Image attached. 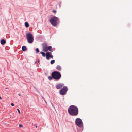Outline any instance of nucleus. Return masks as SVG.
<instances>
[{
    "instance_id": "8",
    "label": "nucleus",
    "mask_w": 132,
    "mask_h": 132,
    "mask_svg": "<svg viewBox=\"0 0 132 132\" xmlns=\"http://www.w3.org/2000/svg\"><path fill=\"white\" fill-rule=\"evenodd\" d=\"M48 51L49 50L51 51V52H52L53 51V50L52 49V47L51 46H47Z\"/></svg>"
},
{
    "instance_id": "20",
    "label": "nucleus",
    "mask_w": 132,
    "mask_h": 132,
    "mask_svg": "<svg viewBox=\"0 0 132 132\" xmlns=\"http://www.w3.org/2000/svg\"><path fill=\"white\" fill-rule=\"evenodd\" d=\"M36 53H37L39 52V50L38 48H37L36 49Z\"/></svg>"
},
{
    "instance_id": "13",
    "label": "nucleus",
    "mask_w": 132,
    "mask_h": 132,
    "mask_svg": "<svg viewBox=\"0 0 132 132\" xmlns=\"http://www.w3.org/2000/svg\"><path fill=\"white\" fill-rule=\"evenodd\" d=\"M43 51L45 52H47L48 51L47 46L43 48Z\"/></svg>"
},
{
    "instance_id": "31",
    "label": "nucleus",
    "mask_w": 132,
    "mask_h": 132,
    "mask_svg": "<svg viewBox=\"0 0 132 132\" xmlns=\"http://www.w3.org/2000/svg\"><path fill=\"white\" fill-rule=\"evenodd\" d=\"M38 63H39V62L40 61L39 60H38Z\"/></svg>"
},
{
    "instance_id": "15",
    "label": "nucleus",
    "mask_w": 132,
    "mask_h": 132,
    "mask_svg": "<svg viewBox=\"0 0 132 132\" xmlns=\"http://www.w3.org/2000/svg\"><path fill=\"white\" fill-rule=\"evenodd\" d=\"M25 25L26 28H28L29 26V24L27 22H26L25 23Z\"/></svg>"
},
{
    "instance_id": "18",
    "label": "nucleus",
    "mask_w": 132,
    "mask_h": 132,
    "mask_svg": "<svg viewBox=\"0 0 132 132\" xmlns=\"http://www.w3.org/2000/svg\"><path fill=\"white\" fill-rule=\"evenodd\" d=\"M52 53L50 52H47L46 53V55H50Z\"/></svg>"
},
{
    "instance_id": "25",
    "label": "nucleus",
    "mask_w": 132,
    "mask_h": 132,
    "mask_svg": "<svg viewBox=\"0 0 132 132\" xmlns=\"http://www.w3.org/2000/svg\"><path fill=\"white\" fill-rule=\"evenodd\" d=\"M50 58H51L52 59H53V56L52 55V54H51L50 55Z\"/></svg>"
},
{
    "instance_id": "5",
    "label": "nucleus",
    "mask_w": 132,
    "mask_h": 132,
    "mask_svg": "<svg viewBox=\"0 0 132 132\" xmlns=\"http://www.w3.org/2000/svg\"><path fill=\"white\" fill-rule=\"evenodd\" d=\"M26 38L28 42L29 43H32L33 42L34 37L32 34L30 33H27L26 35Z\"/></svg>"
},
{
    "instance_id": "27",
    "label": "nucleus",
    "mask_w": 132,
    "mask_h": 132,
    "mask_svg": "<svg viewBox=\"0 0 132 132\" xmlns=\"http://www.w3.org/2000/svg\"><path fill=\"white\" fill-rule=\"evenodd\" d=\"M11 105L12 106H13L14 105V103H12L11 104Z\"/></svg>"
},
{
    "instance_id": "1",
    "label": "nucleus",
    "mask_w": 132,
    "mask_h": 132,
    "mask_svg": "<svg viewBox=\"0 0 132 132\" xmlns=\"http://www.w3.org/2000/svg\"><path fill=\"white\" fill-rule=\"evenodd\" d=\"M68 112L69 114L72 116H76L78 114V108L73 105H71L69 107Z\"/></svg>"
},
{
    "instance_id": "9",
    "label": "nucleus",
    "mask_w": 132,
    "mask_h": 132,
    "mask_svg": "<svg viewBox=\"0 0 132 132\" xmlns=\"http://www.w3.org/2000/svg\"><path fill=\"white\" fill-rule=\"evenodd\" d=\"M1 43L2 45H4L6 43V41L4 39H2L1 40Z\"/></svg>"
},
{
    "instance_id": "32",
    "label": "nucleus",
    "mask_w": 132,
    "mask_h": 132,
    "mask_svg": "<svg viewBox=\"0 0 132 132\" xmlns=\"http://www.w3.org/2000/svg\"><path fill=\"white\" fill-rule=\"evenodd\" d=\"M2 99V98L1 97V96H0V99Z\"/></svg>"
},
{
    "instance_id": "24",
    "label": "nucleus",
    "mask_w": 132,
    "mask_h": 132,
    "mask_svg": "<svg viewBox=\"0 0 132 132\" xmlns=\"http://www.w3.org/2000/svg\"><path fill=\"white\" fill-rule=\"evenodd\" d=\"M52 12H53L55 13H56V11L55 10H52Z\"/></svg>"
},
{
    "instance_id": "7",
    "label": "nucleus",
    "mask_w": 132,
    "mask_h": 132,
    "mask_svg": "<svg viewBox=\"0 0 132 132\" xmlns=\"http://www.w3.org/2000/svg\"><path fill=\"white\" fill-rule=\"evenodd\" d=\"M64 84H58L56 85V88L57 89H59L61 88L63 86Z\"/></svg>"
},
{
    "instance_id": "17",
    "label": "nucleus",
    "mask_w": 132,
    "mask_h": 132,
    "mask_svg": "<svg viewBox=\"0 0 132 132\" xmlns=\"http://www.w3.org/2000/svg\"><path fill=\"white\" fill-rule=\"evenodd\" d=\"M55 62V60H52L50 62V63L52 65L53 64H54V63Z\"/></svg>"
},
{
    "instance_id": "22",
    "label": "nucleus",
    "mask_w": 132,
    "mask_h": 132,
    "mask_svg": "<svg viewBox=\"0 0 132 132\" xmlns=\"http://www.w3.org/2000/svg\"><path fill=\"white\" fill-rule=\"evenodd\" d=\"M19 126L20 128H22L23 127V125L21 124H19Z\"/></svg>"
},
{
    "instance_id": "6",
    "label": "nucleus",
    "mask_w": 132,
    "mask_h": 132,
    "mask_svg": "<svg viewBox=\"0 0 132 132\" xmlns=\"http://www.w3.org/2000/svg\"><path fill=\"white\" fill-rule=\"evenodd\" d=\"M68 90L67 87L66 86H64L60 90L59 93L61 95H64L66 94Z\"/></svg>"
},
{
    "instance_id": "12",
    "label": "nucleus",
    "mask_w": 132,
    "mask_h": 132,
    "mask_svg": "<svg viewBox=\"0 0 132 132\" xmlns=\"http://www.w3.org/2000/svg\"><path fill=\"white\" fill-rule=\"evenodd\" d=\"M22 50L23 51H25L27 50L26 47L25 46H23L22 47Z\"/></svg>"
},
{
    "instance_id": "28",
    "label": "nucleus",
    "mask_w": 132,
    "mask_h": 132,
    "mask_svg": "<svg viewBox=\"0 0 132 132\" xmlns=\"http://www.w3.org/2000/svg\"><path fill=\"white\" fill-rule=\"evenodd\" d=\"M51 104H52V106L53 107H54V104H53L52 103V102H51Z\"/></svg>"
},
{
    "instance_id": "19",
    "label": "nucleus",
    "mask_w": 132,
    "mask_h": 132,
    "mask_svg": "<svg viewBox=\"0 0 132 132\" xmlns=\"http://www.w3.org/2000/svg\"><path fill=\"white\" fill-rule=\"evenodd\" d=\"M46 58L47 60H48L50 58V55H46Z\"/></svg>"
},
{
    "instance_id": "14",
    "label": "nucleus",
    "mask_w": 132,
    "mask_h": 132,
    "mask_svg": "<svg viewBox=\"0 0 132 132\" xmlns=\"http://www.w3.org/2000/svg\"><path fill=\"white\" fill-rule=\"evenodd\" d=\"M40 53L42 54L43 56L45 57V56H46V54H45V53L44 52L42 51L41 52H40Z\"/></svg>"
},
{
    "instance_id": "2",
    "label": "nucleus",
    "mask_w": 132,
    "mask_h": 132,
    "mask_svg": "<svg viewBox=\"0 0 132 132\" xmlns=\"http://www.w3.org/2000/svg\"><path fill=\"white\" fill-rule=\"evenodd\" d=\"M75 124L79 127V129H77L78 132H82L83 130V124L81 119L79 118L76 119L75 122Z\"/></svg>"
},
{
    "instance_id": "26",
    "label": "nucleus",
    "mask_w": 132,
    "mask_h": 132,
    "mask_svg": "<svg viewBox=\"0 0 132 132\" xmlns=\"http://www.w3.org/2000/svg\"><path fill=\"white\" fill-rule=\"evenodd\" d=\"M34 88L35 89H36V91H37V92H39V91H38V90L36 89V87H35L34 86Z\"/></svg>"
},
{
    "instance_id": "30",
    "label": "nucleus",
    "mask_w": 132,
    "mask_h": 132,
    "mask_svg": "<svg viewBox=\"0 0 132 132\" xmlns=\"http://www.w3.org/2000/svg\"><path fill=\"white\" fill-rule=\"evenodd\" d=\"M34 126H35V127H36V128H37V127H38V126H37V125H36V124H35L34 125Z\"/></svg>"
},
{
    "instance_id": "23",
    "label": "nucleus",
    "mask_w": 132,
    "mask_h": 132,
    "mask_svg": "<svg viewBox=\"0 0 132 132\" xmlns=\"http://www.w3.org/2000/svg\"><path fill=\"white\" fill-rule=\"evenodd\" d=\"M17 110L18 111V113H19V114H20L21 113H20V112L19 110L18 109H17Z\"/></svg>"
},
{
    "instance_id": "16",
    "label": "nucleus",
    "mask_w": 132,
    "mask_h": 132,
    "mask_svg": "<svg viewBox=\"0 0 132 132\" xmlns=\"http://www.w3.org/2000/svg\"><path fill=\"white\" fill-rule=\"evenodd\" d=\"M42 46L43 48L47 46V44L46 43H43L42 45Z\"/></svg>"
},
{
    "instance_id": "11",
    "label": "nucleus",
    "mask_w": 132,
    "mask_h": 132,
    "mask_svg": "<svg viewBox=\"0 0 132 132\" xmlns=\"http://www.w3.org/2000/svg\"><path fill=\"white\" fill-rule=\"evenodd\" d=\"M56 68L57 69L58 71H60L61 70V67L59 65H58L57 66Z\"/></svg>"
},
{
    "instance_id": "3",
    "label": "nucleus",
    "mask_w": 132,
    "mask_h": 132,
    "mask_svg": "<svg viewBox=\"0 0 132 132\" xmlns=\"http://www.w3.org/2000/svg\"><path fill=\"white\" fill-rule=\"evenodd\" d=\"M50 20L51 24L54 26L55 27L59 24V20L58 18L55 16L52 17Z\"/></svg>"
},
{
    "instance_id": "4",
    "label": "nucleus",
    "mask_w": 132,
    "mask_h": 132,
    "mask_svg": "<svg viewBox=\"0 0 132 132\" xmlns=\"http://www.w3.org/2000/svg\"><path fill=\"white\" fill-rule=\"evenodd\" d=\"M53 76V79L56 80H59L61 78V75L58 71H55L52 72Z\"/></svg>"
},
{
    "instance_id": "29",
    "label": "nucleus",
    "mask_w": 132,
    "mask_h": 132,
    "mask_svg": "<svg viewBox=\"0 0 132 132\" xmlns=\"http://www.w3.org/2000/svg\"><path fill=\"white\" fill-rule=\"evenodd\" d=\"M18 95L20 96H21V94H20V93H19L18 94Z\"/></svg>"
},
{
    "instance_id": "21",
    "label": "nucleus",
    "mask_w": 132,
    "mask_h": 132,
    "mask_svg": "<svg viewBox=\"0 0 132 132\" xmlns=\"http://www.w3.org/2000/svg\"><path fill=\"white\" fill-rule=\"evenodd\" d=\"M42 98L44 100V101L46 103V104H47V103L46 101L45 100L44 98L42 96Z\"/></svg>"
},
{
    "instance_id": "10",
    "label": "nucleus",
    "mask_w": 132,
    "mask_h": 132,
    "mask_svg": "<svg viewBox=\"0 0 132 132\" xmlns=\"http://www.w3.org/2000/svg\"><path fill=\"white\" fill-rule=\"evenodd\" d=\"M53 75H52V73H51V76H48V78L50 80H51L53 79Z\"/></svg>"
}]
</instances>
